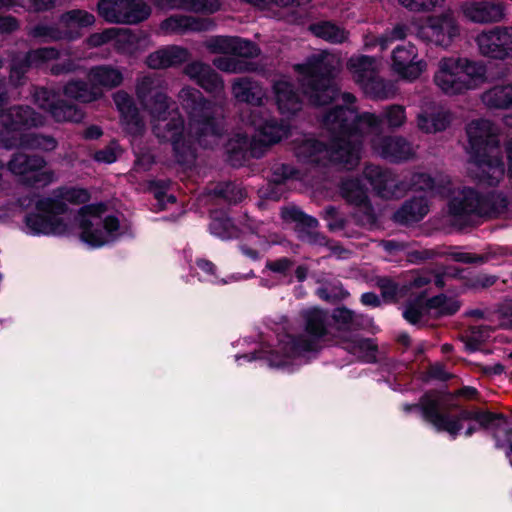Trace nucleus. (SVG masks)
<instances>
[{
  "label": "nucleus",
  "mask_w": 512,
  "mask_h": 512,
  "mask_svg": "<svg viewBox=\"0 0 512 512\" xmlns=\"http://www.w3.org/2000/svg\"><path fill=\"white\" fill-rule=\"evenodd\" d=\"M179 98L188 115V131L182 114L176 109L165 118L154 121L152 132L160 143L171 144L176 161L184 165L196 160V143L206 148L207 138L222 136L224 125L215 103L206 99L198 89L182 88Z\"/></svg>",
  "instance_id": "obj_1"
},
{
  "label": "nucleus",
  "mask_w": 512,
  "mask_h": 512,
  "mask_svg": "<svg viewBox=\"0 0 512 512\" xmlns=\"http://www.w3.org/2000/svg\"><path fill=\"white\" fill-rule=\"evenodd\" d=\"M470 161L476 165L478 182L496 187L505 174V164L500 153V140L493 123L487 119L473 120L466 128Z\"/></svg>",
  "instance_id": "obj_2"
},
{
  "label": "nucleus",
  "mask_w": 512,
  "mask_h": 512,
  "mask_svg": "<svg viewBox=\"0 0 512 512\" xmlns=\"http://www.w3.org/2000/svg\"><path fill=\"white\" fill-rule=\"evenodd\" d=\"M505 195L497 192L486 194L471 187H464L448 202V211L453 223L461 228L473 226L474 217L496 218L508 209Z\"/></svg>",
  "instance_id": "obj_3"
},
{
  "label": "nucleus",
  "mask_w": 512,
  "mask_h": 512,
  "mask_svg": "<svg viewBox=\"0 0 512 512\" xmlns=\"http://www.w3.org/2000/svg\"><path fill=\"white\" fill-rule=\"evenodd\" d=\"M296 70L301 75L302 94L313 106H326L340 96V88L335 81V67L324 56L313 55Z\"/></svg>",
  "instance_id": "obj_4"
},
{
  "label": "nucleus",
  "mask_w": 512,
  "mask_h": 512,
  "mask_svg": "<svg viewBox=\"0 0 512 512\" xmlns=\"http://www.w3.org/2000/svg\"><path fill=\"white\" fill-rule=\"evenodd\" d=\"M434 80L444 93L462 94L485 82L486 67L480 62L467 58H443Z\"/></svg>",
  "instance_id": "obj_5"
},
{
  "label": "nucleus",
  "mask_w": 512,
  "mask_h": 512,
  "mask_svg": "<svg viewBox=\"0 0 512 512\" xmlns=\"http://www.w3.org/2000/svg\"><path fill=\"white\" fill-rule=\"evenodd\" d=\"M457 407V402L438 390H429L422 394L418 403L403 404V411L420 412L422 419L431 424L437 432L452 433L456 430L454 422L448 421L449 408Z\"/></svg>",
  "instance_id": "obj_6"
},
{
  "label": "nucleus",
  "mask_w": 512,
  "mask_h": 512,
  "mask_svg": "<svg viewBox=\"0 0 512 512\" xmlns=\"http://www.w3.org/2000/svg\"><path fill=\"white\" fill-rule=\"evenodd\" d=\"M7 168L26 187L44 188L54 181V171L47 168L45 158L37 154L15 152L8 161Z\"/></svg>",
  "instance_id": "obj_7"
},
{
  "label": "nucleus",
  "mask_w": 512,
  "mask_h": 512,
  "mask_svg": "<svg viewBox=\"0 0 512 512\" xmlns=\"http://www.w3.org/2000/svg\"><path fill=\"white\" fill-rule=\"evenodd\" d=\"M3 131H0V147L12 149L18 146V139L11 133L21 132L43 125L44 119L32 107L15 105L0 113Z\"/></svg>",
  "instance_id": "obj_8"
},
{
  "label": "nucleus",
  "mask_w": 512,
  "mask_h": 512,
  "mask_svg": "<svg viewBox=\"0 0 512 512\" xmlns=\"http://www.w3.org/2000/svg\"><path fill=\"white\" fill-rule=\"evenodd\" d=\"M339 120L337 128L342 134L361 136L364 133L363 127L367 132L378 133L383 130L382 115L364 112L358 114L353 107H333L326 112V121L335 122Z\"/></svg>",
  "instance_id": "obj_9"
},
{
  "label": "nucleus",
  "mask_w": 512,
  "mask_h": 512,
  "mask_svg": "<svg viewBox=\"0 0 512 512\" xmlns=\"http://www.w3.org/2000/svg\"><path fill=\"white\" fill-rule=\"evenodd\" d=\"M97 12L109 23L138 24L149 18L151 8L142 0H99Z\"/></svg>",
  "instance_id": "obj_10"
},
{
  "label": "nucleus",
  "mask_w": 512,
  "mask_h": 512,
  "mask_svg": "<svg viewBox=\"0 0 512 512\" xmlns=\"http://www.w3.org/2000/svg\"><path fill=\"white\" fill-rule=\"evenodd\" d=\"M304 334L292 339V346L297 352H316L321 340L328 335L327 313L320 308H311L302 313Z\"/></svg>",
  "instance_id": "obj_11"
},
{
  "label": "nucleus",
  "mask_w": 512,
  "mask_h": 512,
  "mask_svg": "<svg viewBox=\"0 0 512 512\" xmlns=\"http://www.w3.org/2000/svg\"><path fill=\"white\" fill-rule=\"evenodd\" d=\"M339 120L335 122L326 121V113L323 116V126L331 132V159L346 168L351 169L359 163L360 160V142L351 140L353 135L342 134L337 128Z\"/></svg>",
  "instance_id": "obj_12"
},
{
  "label": "nucleus",
  "mask_w": 512,
  "mask_h": 512,
  "mask_svg": "<svg viewBox=\"0 0 512 512\" xmlns=\"http://www.w3.org/2000/svg\"><path fill=\"white\" fill-rule=\"evenodd\" d=\"M482 55L498 60L512 59V26L494 27L477 37Z\"/></svg>",
  "instance_id": "obj_13"
},
{
  "label": "nucleus",
  "mask_w": 512,
  "mask_h": 512,
  "mask_svg": "<svg viewBox=\"0 0 512 512\" xmlns=\"http://www.w3.org/2000/svg\"><path fill=\"white\" fill-rule=\"evenodd\" d=\"M473 420L482 429H497L501 424L507 423V417L503 413L483 411L480 409H467L457 403V407L449 408L448 421L456 425L455 432L448 433L452 439H456L463 429V421Z\"/></svg>",
  "instance_id": "obj_14"
},
{
  "label": "nucleus",
  "mask_w": 512,
  "mask_h": 512,
  "mask_svg": "<svg viewBox=\"0 0 512 512\" xmlns=\"http://www.w3.org/2000/svg\"><path fill=\"white\" fill-rule=\"evenodd\" d=\"M60 53L55 47H41L28 51L22 58L14 59L10 68V81L21 86L31 68H41L48 61L57 60Z\"/></svg>",
  "instance_id": "obj_15"
},
{
  "label": "nucleus",
  "mask_w": 512,
  "mask_h": 512,
  "mask_svg": "<svg viewBox=\"0 0 512 512\" xmlns=\"http://www.w3.org/2000/svg\"><path fill=\"white\" fill-rule=\"evenodd\" d=\"M418 35L428 44L447 48L459 35V27L451 16L443 14L430 18L428 24L421 27Z\"/></svg>",
  "instance_id": "obj_16"
},
{
  "label": "nucleus",
  "mask_w": 512,
  "mask_h": 512,
  "mask_svg": "<svg viewBox=\"0 0 512 512\" xmlns=\"http://www.w3.org/2000/svg\"><path fill=\"white\" fill-rule=\"evenodd\" d=\"M431 282L426 275H411L404 283L399 284L388 276L376 278V286L380 289L381 296L387 303H396L399 299L412 294L414 289L425 287Z\"/></svg>",
  "instance_id": "obj_17"
},
{
  "label": "nucleus",
  "mask_w": 512,
  "mask_h": 512,
  "mask_svg": "<svg viewBox=\"0 0 512 512\" xmlns=\"http://www.w3.org/2000/svg\"><path fill=\"white\" fill-rule=\"evenodd\" d=\"M363 175L378 197L392 199L401 196L400 181L389 169L368 164L364 168Z\"/></svg>",
  "instance_id": "obj_18"
},
{
  "label": "nucleus",
  "mask_w": 512,
  "mask_h": 512,
  "mask_svg": "<svg viewBox=\"0 0 512 512\" xmlns=\"http://www.w3.org/2000/svg\"><path fill=\"white\" fill-rule=\"evenodd\" d=\"M106 210L103 203L86 204L82 206L77 214L79 228L81 229L80 239L92 248H100L107 243V239L100 225L94 226L87 216L99 217Z\"/></svg>",
  "instance_id": "obj_19"
},
{
  "label": "nucleus",
  "mask_w": 512,
  "mask_h": 512,
  "mask_svg": "<svg viewBox=\"0 0 512 512\" xmlns=\"http://www.w3.org/2000/svg\"><path fill=\"white\" fill-rule=\"evenodd\" d=\"M152 82L145 79L137 88V95L141 103L152 117V123L165 118L170 112L178 109L176 103L172 101L166 93L151 89Z\"/></svg>",
  "instance_id": "obj_20"
},
{
  "label": "nucleus",
  "mask_w": 512,
  "mask_h": 512,
  "mask_svg": "<svg viewBox=\"0 0 512 512\" xmlns=\"http://www.w3.org/2000/svg\"><path fill=\"white\" fill-rule=\"evenodd\" d=\"M417 49L408 43L398 45L392 52V68L401 78L407 80L417 79L426 67V63L416 60Z\"/></svg>",
  "instance_id": "obj_21"
},
{
  "label": "nucleus",
  "mask_w": 512,
  "mask_h": 512,
  "mask_svg": "<svg viewBox=\"0 0 512 512\" xmlns=\"http://www.w3.org/2000/svg\"><path fill=\"white\" fill-rule=\"evenodd\" d=\"M114 102L120 113L123 130L134 138L142 137L146 125L133 98L126 92H117Z\"/></svg>",
  "instance_id": "obj_22"
},
{
  "label": "nucleus",
  "mask_w": 512,
  "mask_h": 512,
  "mask_svg": "<svg viewBox=\"0 0 512 512\" xmlns=\"http://www.w3.org/2000/svg\"><path fill=\"white\" fill-rule=\"evenodd\" d=\"M24 223L29 233L38 235L64 236L70 232V226L61 217H48L41 212H29L24 217Z\"/></svg>",
  "instance_id": "obj_23"
},
{
  "label": "nucleus",
  "mask_w": 512,
  "mask_h": 512,
  "mask_svg": "<svg viewBox=\"0 0 512 512\" xmlns=\"http://www.w3.org/2000/svg\"><path fill=\"white\" fill-rule=\"evenodd\" d=\"M463 15L475 23H495L505 16V5L493 1H470L462 5Z\"/></svg>",
  "instance_id": "obj_24"
},
{
  "label": "nucleus",
  "mask_w": 512,
  "mask_h": 512,
  "mask_svg": "<svg viewBox=\"0 0 512 512\" xmlns=\"http://www.w3.org/2000/svg\"><path fill=\"white\" fill-rule=\"evenodd\" d=\"M184 72L209 93L219 94L224 88L220 74L207 63L201 61L188 63Z\"/></svg>",
  "instance_id": "obj_25"
},
{
  "label": "nucleus",
  "mask_w": 512,
  "mask_h": 512,
  "mask_svg": "<svg viewBox=\"0 0 512 512\" xmlns=\"http://www.w3.org/2000/svg\"><path fill=\"white\" fill-rule=\"evenodd\" d=\"M341 196L356 207H359L368 220H374V208L367 194V188L360 179H346L340 185Z\"/></svg>",
  "instance_id": "obj_26"
},
{
  "label": "nucleus",
  "mask_w": 512,
  "mask_h": 512,
  "mask_svg": "<svg viewBox=\"0 0 512 512\" xmlns=\"http://www.w3.org/2000/svg\"><path fill=\"white\" fill-rule=\"evenodd\" d=\"M214 51L223 54H231L238 57L253 59L260 55L259 46L248 39L238 36H220L214 40L212 45Z\"/></svg>",
  "instance_id": "obj_27"
},
{
  "label": "nucleus",
  "mask_w": 512,
  "mask_h": 512,
  "mask_svg": "<svg viewBox=\"0 0 512 512\" xmlns=\"http://www.w3.org/2000/svg\"><path fill=\"white\" fill-rule=\"evenodd\" d=\"M252 124L259 136V141L265 146L278 143L290 135V126L283 119L267 117L254 119Z\"/></svg>",
  "instance_id": "obj_28"
},
{
  "label": "nucleus",
  "mask_w": 512,
  "mask_h": 512,
  "mask_svg": "<svg viewBox=\"0 0 512 512\" xmlns=\"http://www.w3.org/2000/svg\"><path fill=\"white\" fill-rule=\"evenodd\" d=\"M278 109L283 115H295L302 109L303 101L295 86L288 81H278L274 85Z\"/></svg>",
  "instance_id": "obj_29"
},
{
  "label": "nucleus",
  "mask_w": 512,
  "mask_h": 512,
  "mask_svg": "<svg viewBox=\"0 0 512 512\" xmlns=\"http://www.w3.org/2000/svg\"><path fill=\"white\" fill-rule=\"evenodd\" d=\"M430 311L429 298H427V291L424 290L407 300L402 316L409 324L422 328L428 325Z\"/></svg>",
  "instance_id": "obj_30"
},
{
  "label": "nucleus",
  "mask_w": 512,
  "mask_h": 512,
  "mask_svg": "<svg viewBox=\"0 0 512 512\" xmlns=\"http://www.w3.org/2000/svg\"><path fill=\"white\" fill-rule=\"evenodd\" d=\"M189 52L186 48L171 45L158 49L147 58V64L152 69H164L180 66L188 60Z\"/></svg>",
  "instance_id": "obj_31"
},
{
  "label": "nucleus",
  "mask_w": 512,
  "mask_h": 512,
  "mask_svg": "<svg viewBox=\"0 0 512 512\" xmlns=\"http://www.w3.org/2000/svg\"><path fill=\"white\" fill-rule=\"evenodd\" d=\"M428 211L427 203L423 198L413 197L405 200L394 212L393 220L401 225L417 223L427 215Z\"/></svg>",
  "instance_id": "obj_32"
},
{
  "label": "nucleus",
  "mask_w": 512,
  "mask_h": 512,
  "mask_svg": "<svg viewBox=\"0 0 512 512\" xmlns=\"http://www.w3.org/2000/svg\"><path fill=\"white\" fill-rule=\"evenodd\" d=\"M380 155L392 162L409 159L411 155L410 143L401 136H385L378 144Z\"/></svg>",
  "instance_id": "obj_33"
},
{
  "label": "nucleus",
  "mask_w": 512,
  "mask_h": 512,
  "mask_svg": "<svg viewBox=\"0 0 512 512\" xmlns=\"http://www.w3.org/2000/svg\"><path fill=\"white\" fill-rule=\"evenodd\" d=\"M28 35L43 43L56 42L61 40L74 41L79 39L76 31L65 30L56 25L38 23L30 28Z\"/></svg>",
  "instance_id": "obj_34"
},
{
  "label": "nucleus",
  "mask_w": 512,
  "mask_h": 512,
  "mask_svg": "<svg viewBox=\"0 0 512 512\" xmlns=\"http://www.w3.org/2000/svg\"><path fill=\"white\" fill-rule=\"evenodd\" d=\"M232 93L237 101L260 106L264 93L260 85L249 78H241L233 83Z\"/></svg>",
  "instance_id": "obj_35"
},
{
  "label": "nucleus",
  "mask_w": 512,
  "mask_h": 512,
  "mask_svg": "<svg viewBox=\"0 0 512 512\" xmlns=\"http://www.w3.org/2000/svg\"><path fill=\"white\" fill-rule=\"evenodd\" d=\"M250 146V140L246 135H237L236 139L230 140L226 147L229 164L233 167L245 165L250 157L255 156V152Z\"/></svg>",
  "instance_id": "obj_36"
},
{
  "label": "nucleus",
  "mask_w": 512,
  "mask_h": 512,
  "mask_svg": "<svg viewBox=\"0 0 512 512\" xmlns=\"http://www.w3.org/2000/svg\"><path fill=\"white\" fill-rule=\"evenodd\" d=\"M89 78L96 87L102 86L108 89L116 88L123 82L122 72L110 65L92 67L89 72Z\"/></svg>",
  "instance_id": "obj_37"
},
{
  "label": "nucleus",
  "mask_w": 512,
  "mask_h": 512,
  "mask_svg": "<svg viewBox=\"0 0 512 512\" xmlns=\"http://www.w3.org/2000/svg\"><path fill=\"white\" fill-rule=\"evenodd\" d=\"M483 103L493 109H512V83L494 85L482 95Z\"/></svg>",
  "instance_id": "obj_38"
},
{
  "label": "nucleus",
  "mask_w": 512,
  "mask_h": 512,
  "mask_svg": "<svg viewBox=\"0 0 512 512\" xmlns=\"http://www.w3.org/2000/svg\"><path fill=\"white\" fill-rule=\"evenodd\" d=\"M64 95L81 103H90L101 97L102 93L94 84L83 80L70 81L63 88Z\"/></svg>",
  "instance_id": "obj_39"
},
{
  "label": "nucleus",
  "mask_w": 512,
  "mask_h": 512,
  "mask_svg": "<svg viewBox=\"0 0 512 512\" xmlns=\"http://www.w3.org/2000/svg\"><path fill=\"white\" fill-rule=\"evenodd\" d=\"M59 21L65 30L76 31L79 34V38H81V29L92 26L95 22V17L86 10L72 9L61 14Z\"/></svg>",
  "instance_id": "obj_40"
},
{
  "label": "nucleus",
  "mask_w": 512,
  "mask_h": 512,
  "mask_svg": "<svg viewBox=\"0 0 512 512\" xmlns=\"http://www.w3.org/2000/svg\"><path fill=\"white\" fill-rule=\"evenodd\" d=\"M327 150V145L317 139H307L295 149L297 159L304 164L318 165L321 162V154Z\"/></svg>",
  "instance_id": "obj_41"
},
{
  "label": "nucleus",
  "mask_w": 512,
  "mask_h": 512,
  "mask_svg": "<svg viewBox=\"0 0 512 512\" xmlns=\"http://www.w3.org/2000/svg\"><path fill=\"white\" fill-rule=\"evenodd\" d=\"M209 194L229 205H236L246 197L244 189L234 181L218 182Z\"/></svg>",
  "instance_id": "obj_42"
},
{
  "label": "nucleus",
  "mask_w": 512,
  "mask_h": 512,
  "mask_svg": "<svg viewBox=\"0 0 512 512\" xmlns=\"http://www.w3.org/2000/svg\"><path fill=\"white\" fill-rule=\"evenodd\" d=\"M309 29L316 37L333 44H341L347 39L345 29L331 21L313 23Z\"/></svg>",
  "instance_id": "obj_43"
},
{
  "label": "nucleus",
  "mask_w": 512,
  "mask_h": 512,
  "mask_svg": "<svg viewBox=\"0 0 512 512\" xmlns=\"http://www.w3.org/2000/svg\"><path fill=\"white\" fill-rule=\"evenodd\" d=\"M18 145L24 149L50 152L57 148L58 142L51 135L30 132L19 136Z\"/></svg>",
  "instance_id": "obj_44"
},
{
  "label": "nucleus",
  "mask_w": 512,
  "mask_h": 512,
  "mask_svg": "<svg viewBox=\"0 0 512 512\" xmlns=\"http://www.w3.org/2000/svg\"><path fill=\"white\" fill-rule=\"evenodd\" d=\"M418 127L426 133H437L446 130L451 123L449 112L438 111L418 115Z\"/></svg>",
  "instance_id": "obj_45"
},
{
  "label": "nucleus",
  "mask_w": 512,
  "mask_h": 512,
  "mask_svg": "<svg viewBox=\"0 0 512 512\" xmlns=\"http://www.w3.org/2000/svg\"><path fill=\"white\" fill-rule=\"evenodd\" d=\"M50 115L57 122L78 123L84 118V112L77 104L70 100L62 99L61 97L51 110Z\"/></svg>",
  "instance_id": "obj_46"
},
{
  "label": "nucleus",
  "mask_w": 512,
  "mask_h": 512,
  "mask_svg": "<svg viewBox=\"0 0 512 512\" xmlns=\"http://www.w3.org/2000/svg\"><path fill=\"white\" fill-rule=\"evenodd\" d=\"M209 231L212 235L226 240L235 236L236 227L234 226L231 218H229L226 214L214 211L211 213Z\"/></svg>",
  "instance_id": "obj_47"
},
{
  "label": "nucleus",
  "mask_w": 512,
  "mask_h": 512,
  "mask_svg": "<svg viewBox=\"0 0 512 512\" xmlns=\"http://www.w3.org/2000/svg\"><path fill=\"white\" fill-rule=\"evenodd\" d=\"M162 28L172 32L200 31L201 21L193 16L173 15L166 18Z\"/></svg>",
  "instance_id": "obj_48"
},
{
  "label": "nucleus",
  "mask_w": 512,
  "mask_h": 512,
  "mask_svg": "<svg viewBox=\"0 0 512 512\" xmlns=\"http://www.w3.org/2000/svg\"><path fill=\"white\" fill-rule=\"evenodd\" d=\"M35 208L38 212H41L48 217H60L65 215L69 208L68 205L53 195V197H41L35 202Z\"/></svg>",
  "instance_id": "obj_49"
},
{
  "label": "nucleus",
  "mask_w": 512,
  "mask_h": 512,
  "mask_svg": "<svg viewBox=\"0 0 512 512\" xmlns=\"http://www.w3.org/2000/svg\"><path fill=\"white\" fill-rule=\"evenodd\" d=\"M429 307L440 316H452L459 311L461 304L457 299L441 293L429 298Z\"/></svg>",
  "instance_id": "obj_50"
},
{
  "label": "nucleus",
  "mask_w": 512,
  "mask_h": 512,
  "mask_svg": "<svg viewBox=\"0 0 512 512\" xmlns=\"http://www.w3.org/2000/svg\"><path fill=\"white\" fill-rule=\"evenodd\" d=\"M53 195L58 196L62 201L69 202L74 205L87 203L91 195L85 188L61 186L53 191Z\"/></svg>",
  "instance_id": "obj_51"
},
{
  "label": "nucleus",
  "mask_w": 512,
  "mask_h": 512,
  "mask_svg": "<svg viewBox=\"0 0 512 512\" xmlns=\"http://www.w3.org/2000/svg\"><path fill=\"white\" fill-rule=\"evenodd\" d=\"M34 103L42 110L51 112L60 98V94L47 87L33 86Z\"/></svg>",
  "instance_id": "obj_52"
},
{
  "label": "nucleus",
  "mask_w": 512,
  "mask_h": 512,
  "mask_svg": "<svg viewBox=\"0 0 512 512\" xmlns=\"http://www.w3.org/2000/svg\"><path fill=\"white\" fill-rule=\"evenodd\" d=\"M488 336L486 326H472L469 329V334L462 335L460 340L464 343L466 352L474 353L480 349Z\"/></svg>",
  "instance_id": "obj_53"
},
{
  "label": "nucleus",
  "mask_w": 512,
  "mask_h": 512,
  "mask_svg": "<svg viewBox=\"0 0 512 512\" xmlns=\"http://www.w3.org/2000/svg\"><path fill=\"white\" fill-rule=\"evenodd\" d=\"M331 317L338 329L342 331H349L359 325L355 312L346 306L336 307L332 311Z\"/></svg>",
  "instance_id": "obj_54"
},
{
  "label": "nucleus",
  "mask_w": 512,
  "mask_h": 512,
  "mask_svg": "<svg viewBox=\"0 0 512 512\" xmlns=\"http://www.w3.org/2000/svg\"><path fill=\"white\" fill-rule=\"evenodd\" d=\"M282 217L284 220L295 222L299 226L307 229H315L319 225V222L315 217L306 214L300 208L295 206L286 208L282 212Z\"/></svg>",
  "instance_id": "obj_55"
},
{
  "label": "nucleus",
  "mask_w": 512,
  "mask_h": 512,
  "mask_svg": "<svg viewBox=\"0 0 512 512\" xmlns=\"http://www.w3.org/2000/svg\"><path fill=\"white\" fill-rule=\"evenodd\" d=\"M295 265V260L289 257H280L275 260H267L265 268L269 271L280 275L283 278H288L287 284L293 283L291 270Z\"/></svg>",
  "instance_id": "obj_56"
},
{
  "label": "nucleus",
  "mask_w": 512,
  "mask_h": 512,
  "mask_svg": "<svg viewBox=\"0 0 512 512\" xmlns=\"http://www.w3.org/2000/svg\"><path fill=\"white\" fill-rule=\"evenodd\" d=\"M316 295L323 301L336 304L349 296V293L342 286L325 284L317 288Z\"/></svg>",
  "instance_id": "obj_57"
},
{
  "label": "nucleus",
  "mask_w": 512,
  "mask_h": 512,
  "mask_svg": "<svg viewBox=\"0 0 512 512\" xmlns=\"http://www.w3.org/2000/svg\"><path fill=\"white\" fill-rule=\"evenodd\" d=\"M381 115L384 127L387 126L388 128H399L406 120L405 109L400 105L387 107Z\"/></svg>",
  "instance_id": "obj_58"
},
{
  "label": "nucleus",
  "mask_w": 512,
  "mask_h": 512,
  "mask_svg": "<svg viewBox=\"0 0 512 512\" xmlns=\"http://www.w3.org/2000/svg\"><path fill=\"white\" fill-rule=\"evenodd\" d=\"M322 217L327 221V228L330 232L342 231L348 224L347 218L341 216L338 209L333 205L325 207Z\"/></svg>",
  "instance_id": "obj_59"
},
{
  "label": "nucleus",
  "mask_w": 512,
  "mask_h": 512,
  "mask_svg": "<svg viewBox=\"0 0 512 512\" xmlns=\"http://www.w3.org/2000/svg\"><path fill=\"white\" fill-rule=\"evenodd\" d=\"M6 6H19L28 11L43 12L54 7L55 0H0Z\"/></svg>",
  "instance_id": "obj_60"
},
{
  "label": "nucleus",
  "mask_w": 512,
  "mask_h": 512,
  "mask_svg": "<svg viewBox=\"0 0 512 512\" xmlns=\"http://www.w3.org/2000/svg\"><path fill=\"white\" fill-rule=\"evenodd\" d=\"M146 38V33L140 29L125 28L119 34V41L127 44L129 49H136Z\"/></svg>",
  "instance_id": "obj_61"
},
{
  "label": "nucleus",
  "mask_w": 512,
  "mask_h": 512,
  "mask_svg": "<svg viewBox=\"0 0 512 512\" xmlns=\"http://www.w3.org/2000/svg\"><path fill=\"white\" fill-rule=\"evenodd\" d=\"M407 28L405 25L397 24L392 30L383 33L377 40L380 49L386 50L390 44L396 40H402L406 37Z\"/></svg>",
  "instance_id": "obj_62"
},
{
  "label": "nucleus",
  "mask_w": 512,
  "mask_h": 512,
  "mask_svg": "<svg viewBox=\"0 0 512 512\" xmlns=\"http://www.w3.org/2000/svg\"><path fill=\"white\" fill-rule=\"evenodd\" d=\"M410 185L415 191H432L435 188V179L428 173H415L411 177Z\"/></svg>",
  "instance_id": "obj_63"
},
{
  "label": "nucleus",
  "mask_w": 512,
  "mask_h": 512,
  "mask_svg": "<svg viewBox=\"0 0 512 512\" xmlns=\"http://www.w3.org/2000/svg\"><path fill=\"white\" fill-rule=\"evenodd\" d=\"M353 352L363 353L371 356L375 360V353L378 351V346L371 338H357L351 342Z\"/></svg>",
  "instance_id": "obj_64"
}]
</instances>
